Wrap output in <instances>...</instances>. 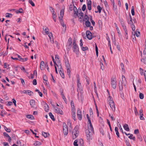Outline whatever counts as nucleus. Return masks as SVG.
Masks as SVG:
<instances>
[{"mask_svg":"<svg viewBox=\"0 0 146 146\" xmlns=\"http://www.w3.org/2000/svg\"><path fill=\"white\" fill-rule=\"evenodd\" d=\"M79 127L78 125L76 126L73 130L72 132V138L73 139H75L77 137L79 134L78 131Z\"/></svg>","mask_w":146,"mask_h":146,"instance_id":"f257e3e1","label":"nucleus"},{"mask_svg":"<svg viewBox=\"0 0 146 146\" xmlns=\"http://www.w3.org/2000/svg\"><path fill=\"white\" fill-rule=\"evenodd\" d=\"M108 100L109 104L110 107L112 111H115V107L112 98L110 96L108 98Z\"/></svg>","mask_w":146,"mask_h":146,"instance_id":"f03ea898","label":"nucleus"},{"mask_svg":"<svg viewBox=\"0 0 146 146\" xmlns=\"http://www.w3.org/2000/svg\"><path fill=\"white\" fill-rule=\"evenodd\" d=\"M73 51L75 52L76 54H79V50L78 45L76 44V41L74 40L73 43Z\"/></svg>","mask_w":146,"mask_h":146,"instance_id":"7ed1b4c3","label":"nucleus"},{"mask_svg":"<svg viewBox=\"0 0 146 146\" xmlns=\"http://www.w3.org/2000/svg\"><path fill=\"white\" fill-rule=\"evenodd\" d=\"M111 84L112 87L114 89L116 88L117 86L116 79L115 78H112L111 79Z\"/></svg>","mask_w":146,"mask_h":146,"instance_id":"20e7f679","label":"nucleus"},{"mask_svg":"<svg viewBox=\"0 0 146 146\" xmlns=\"http://www.w3.org/2000/svg\"><path fill=\"white\" fill-rule=\"evenodd\" d=\"M122 81L121 82V83L119 82L118 84L119 89L120 90H123V82L124 80H126L125 77L123 75H122Z\"/></svg>","mask_w":146,"mask_h":146,"instance_id":"39448f33","label":"nucleus"},{"mask_svg":"<svg viewBox=\"0 0 146 146\" xmlns=\"http://www.w3.org/2000/svg\"><path fill=\"white\" fill-rule=\"evenodd\" d=\"M88 132H89L90 133H94V128L91 123H88Z\"/></svg>","mask_w":146,"mask_h":146,"instance_id":"423d86ee","label":"nucleus"},{"mask_svg":"<svg viewBox=\"0 0 146 146\" xmlns=\"http://www.w3.org/2000/svg\"><path fill=\"white\" fill-rule=\"evenodd\" d=\"M86 36L89 40H91L92 38V33L89 31H87L86 32Z\"/></svg>","mask_w":146,"mask_h":146,"instance_id":"0eeeda50","label":"nucleus"},{"mask_svg":"<svg viewBox=\"0 0 146 146\" xmlns=\"http://www.w3.org/2000/svg\"><path fill=\"white\" fill-rule=\"evenodd\" d=\"M77 87L80 90L81 88V84L80 81V79L79 78V76L78 75L77 76Z\"/></svg>","mask_w":146,"mask_h":146,"instance_id":"6e6552de","label":"nucleus"},{"mask_svg":"<svg viewBox=\"0 0 146 146\" xmlns=\"http://www.w3.org/2000/svg\"><path fill=\"white\" fill-rule=\"evenodd\" d=\"M77 115L78 119L80 120H81L82 119V112L79 109H78Z\"/></svg>","mask_w":146,"mask_h":146,"instance_id":"1a4fd4ad","label":"nucleus"},{"mask_svg":"<svg viewBox=\"0 0 146 146\" xmlns=\"http://www.w3.org/2000/svg\"><path fill=\"white\" fill-rule=\"evenodd\" d=\"M30 103L31 107L35 109L36 108V106L35 105V101L34 100H31L30 102Z\"/></svg>","mask_w":146,"mask_h":146,"instance_id":"9d476101","label":"nucleus"},{"mask_svg":"<svg viewBox=\"0 0 146 146\" xmlns=\"http://www.w3.org/2000/svg\"><path fill=\"white\" fill-rule=\"evenodd\" d=\"M23 93L27 94H28L30 96H32L33 94V93L32 92L29 90H24L23 91Z\"/></svg>","mask_w":146,"mask_h":146,"instance_id":"9b49d317","label":"nucleus"},{"mask_svg":"<svg viewBox=\"0 0 146 146\" xmlns=\"http://www.w3.org/2000/svg\"><path fill=\"white\" fill-rule=\"evenodd\" d=\"M60 68H59V73H60V76L62 77V78H64V74L63 73V69L62 68V66H60Z\"/></svg>","mask_w":146,"mask_h":146,"instance_id":"f8f14e48","label":"nucleus"},{"mask_svg":"<svg viewBox=\"0 0 146 146\" xmlns=\"http://www.w3.org/2000/svg\"><path fill=\"white\" fill-rule=\"evenodd\" d=\"M64 126V127H63V132L64 135H66L68 134V129L66 125H65Z\"/></svg>","mask_w":146,"mask_h":146,"instance_id":"ddd939ff","label":"nucleus"},{"mask_svg":"<svg viewBox=\"0 0 146 146\" xmlns=\"http://www.w3.org/2000/svg\"><path fill=\"white\" fill-rule=\"evenodd\" d=\"M54 109H55V112L56 113L61 115L63 114V112L62 110H60V109L58 108H55Z\"/></svg>","mask_w":146,"mask_h":146,"instance_id":"4468645a","label":"nucleus"},{"mask_svg":"<svg viewBox=\"0 0 146 146\" xmlns=\"http://www.w3.org/2000/svg\"><path fill=\"white\" fill-rule=\"evenodd\" d=\"M19 59H18L21 62H26L27 61L28 59L27 58H22L21 57V56L19 55H17Z\"/></svg>","mask_w":146,"mask_h":146,"instance_id":"2eb2a0df","label":"nucleus"},{"mask_svg":"<svg viewBox=\"0 0 146 146\" xmlns=\"http://www.w3.org/2000/svg\"><path fill=\"white\" fill-rule=\"evenodd\" d=\"M139 118L141 120H144L145 119L143 117V110L142 109H141L139 110Z\"/></svg>","mask_w":146,"mask_h":146,"instance_id":"dca6fc26","label":"nucleus"},{"mask_svg":"<svg viewBox=\"0 0 146 146\" xmlns=\"http://www.w3.org/2000/svg\"><path fill=\"white\" fill-rule=\"evenodd\" d=\"M92 2L91 0H89L87 3L88 8L89 10H91L92 9L91 8Z\"/></svg>","mask_w":146,"mask_h":146,"instance_id":"f3484780","label":"nucleus"},{"mask_svg":"<svg viewBox=\"0 0 146 146\" xmlns=\"http://www.w3.org/2000/svg\"><path fill=\"white\" fill-rule=\"evenodd\" d=\"M44 62L42 61L41 62L40 64V69L41 70H44Z\"/></svg>","mask_w":146,"mask_h":146,"instance_id":"a211bd4d","label":"nucleus"},{"mask_svg":"<svg viewBox=\"0 0 146 146\" xmlns=\"http://www.w3.org/2000/svg\"><path fill=\"white\" fill-rule=\"evenodd\" d=\"M3 134L4 136L5 137H8L9 138L8 141L9 142H10L11 141V137L8 135V134H7L6 132H4Z\"/></svg>","mask_w":146,"mask_h":146,"instance_id":"6ab92c4d","label":"nucleus"},{"mask_svg":"<svg viewBox=\"0 0 146 146\" xmlns=\"http://www.w3.org/2000/svg\"><path fill=\"white\" fill-rule=\"evenodd\" d=\"M115 131L116 132V135L119 138L120 137V135L119 133L118 132V127H115Z\"/></svg>","mask_w":146,"mask_h":146,"instance_id":"aec40b11","label":"nucleus"},{"mask_svg":"<svg viewBox=\"0 0 146 146\" xmlns=\"http://www.w3.org/2000/svg\"><path fill=\"white\" fill-rule=\"evenodd\" d=\"M93 133H90L89 132H86V135L87 139L89 140L90 139L91 136Z\"/></svg>","mask_w":146,"mask_h":146,"instance_id":"412c9836","label":"nucleus"},{"mask_svg":"<svg viewBox=\"0 0 146 146\" xmlns=\"http://www.w3.org/2000/svg\"><path fill=\"white\" fill-rule=\"evenodd\" d=\"M65 63L66 67L67 68H70V64L68 60H65Z\"/></svg>","mask_w":146,"mask_h":146,"instance_id":"4be33fe9","label":"nucleus"},{"mask_svg":"<svg viewBox=\"0 0 146 146\" xmlns=\"http://www.w3.org/2000/svg\"><path fill=\"white\" fill-rule=\"evenodd\" d=\"M123 127L124 129L126 131H129V129L127 124H125L123 126Z\"/></svg>","mask_w":146,"mask_h":146,"instance_id":"5701e85b","label":"nucleus"},{"mask_svg":"<svg viewBox=\"0 0 146 146\" xmlns=\"http://www.w3.org/2000/svg\"><path fill=\"white\" fill-rule=\"evenodd\" d=\"M140 35V34L139 31H136L135 32V31H134L133 34V36L135 38V35L137 37H138Z\"/></svg>","mask_w":146,"mask_h":146,"instance_id":"b1692460","label":"nucleus"},{"mask_svg":"<svg viewBox=\"0 0 146 146\" xmlns=\"http://www.w3.org/2000/svg\"><path fill=\"white\" fill-rule=\"evenodd\" d=\"M67 69V72L68 75L69 76V77L70 78L71 77V68H68Z\"/></svg>","mask_w":146,"mask_h":146,"instance_id":"393cba45","label":"nucleus"},{"mask_svg":"<svg viewBox=\"0 0 146 146\" xmlns=\"http://www.w3.org/2000/svg\"><path fill=\"white\" fill-rule=\"evenodd\" d=\"M73 10L74 11V14H76V16L78 15V11L76 7L74 5L73 7Z\"/></svg>","mask_w":146,"mask_h":146,"instance_id":"a878e982","label":"nucleus"},{"mask_svg":"<svg viewBox=\"0 0 146 146\" xmlns=\"http://www.w3.org/2000/svg\"><path fill=\"white\" fill-rule=\"evenodd\" d=\"M48 36L50 38V40L51 42L53 43L54 42V40L53 39H52V40H51V37L52 36V34L51 33H49Z\"/></svg>","mask_w":146,"mask_h":146,"instance_id":"bb28decb","label":"nucleus"},{"mask_svg":"<svg viewBox=\"0 0 146 146\" xmlns=\"http://www.w3.org/2000/svg\"><path fill=\"white\" fill-rule=\"evenodd\" d=\"M85 25L87 27H89L90 26L91 23L89 20H87L85 21Z\"/></svg>","mask_w":146,"mask_h":146,"instance_id":"cd10ccee","label":"nucleus"},{"mask_svg":"<svg viewBox=\"0 0 146 146\" xmlns=\"http://www.w3.org/2000/svg\"><path fill=\"white\" fill-rule=\"evenodd\" d=\"M123 27L125 33L127 35V31L126 28V26L124 24H123V25H121Z\"/></svg>","mask_w":146,"mask_h":146,"instance_id":"c85d7f7f","label":"nucleus"},{"mask_svg":"<svg viewBox=\"0 0 146 146\" xmlns=\"http://www.w3.org/2000/svg\"><path fill=\"white\" fill-rule=\"evenodd\" d=\"M123 27L125 33L127 35V31L126 28V26L124 24H123V25H121Z\"/></svg>","mask_w":146,"mask_h":146,"instance_id":"c756f323","label":"nucleus"},{"mask_svg":"<svg viewBox=\"0 0 146 146\" xmlns=\"http://www.w3.org/2000/svg\"><path fill=\"white\" fill-rule=\"evenodd\" d=\"M49 115L52 119L53 121H54L55 119L54 118V115H52V113L51 112H50L49 113Z\"/></svg>","mask_w":146,"mask_h":146,"instance_id":"7c9ffc66","label":"nucleus"},{"mask_svg":"<svg viewBox=\"0 0 146 146\" xmlns=\"http://www.w3.org/2000/svg\"><path fill=\"white\" fill-rule=\"evenodd\" d=\"M27 117L31 120L34 119V116L33 115H27Z\"/></svg>","mask_w":146,"mask_h":146,"instance_id":"2f4dec72","label":"nucleus"},{"mask_svg":"<svg viewBox=\"0 0 146 146\" xmlns=\"http://www.w3.org/2000/svg\"><path fill=\"white\" fill-rule=\"evenodd\" d=\"M41 144V143L39 141H36L34 145L35 146H39Z\"/></svg>","mask_w":146,"mask_h":146,"instance_id":"473e14b6","label":"nucleus"},{"mask_svg":"<svg viewBox=\"0 0 146 146\" xmlns=\"http://www.w3.org/2000/svg\"><path fill=\"white\" fill-rule=\"evenodd\" d=\"M72 116H76V113H75V109H73L72 108Z\"/></svg>","mask_w":146,"mask_h":146,"instance_id":"72a5a7b5","label":"nucleus"},{"mask_svg":"<svg viewBox=\"0 0 146 146\" xmlns=\"http://www.w3.org/2000/svg\"><path fill=\"white\" fill-rule=\"evenodd\" d=\"M89 17L87 15H85L83 19L84 21H86L89 20Z\"/></svg>","mask_w":146,"mask_h":146,"instance_id":"f704fd0d","label":"nucleus"},{"mask_svg":"<svg viewBox=\"0 0 146 146\" xmlns=\"http://www.w3.org/2000/svg\"><path fill=\"white\" fill-rule=\"evenodd\" d=\"M43 29L45 31V33L47 34H49V30L48 27H46L45 29H44V27L43 28Z\"/></svg>","mask_w":146,"mask_h":146,"instance_id":"c9c22d12","label":"nucleus"},{"mask_svg":"<svg viewBox=\"0 0 146 146\" xmlns=\"http://www.w3.org/2000/svg\"><path fill=\"white\" fill-rule=\"evenodd\" d=\"M5 15L6 17L9 18L11 17L12 16V15L11 14L9 13H6L5 14Z\"/></svg>","mask_w":146,"mask_h":146,"instance_id":"e433bc0d","label":"nucleus"},{"mask_svg":"<svg viewBox=\"0 0 146 146\" xmlns=\"http://www.w3.org/2000/svg\"><path fill=\"white\" fill-rule=\"evenodd\" d=\"M52 17L53 18V19L55 22H56V14L54 13H52Z\"/></svg>","mask_w":146,"mask_h":146,"instance_id":"4c0bfd02","label":"nucleus"},{"mask_svg":"<svg viewBox=\"0 0 146 146\" xmlns=\"http://www.w3.org/2000/svg\"><path fill=\"white\" fill-rule=\"evenodd\" d=\"M139 97L140 99H143L144 97L143 94L141 93H140L139 94Z\"/></svg>","mask_w":146,"mask_h":146,"instance_id":"58836bf2","label":"nucleus"},{"mask_svg":"<svg viewBox=\"0 0 146 146\" xmlns=\"http://www.w3.org/2000/svg\"><path fill=\"white\" fill-rule=\"evenodd\" d=\"M72 42H67V45L68 46L69 49H70L71 48L72 46Z\"/></svg>","mask_w":146,"mask_h":146,"instance_id":"ea45409f","label":"nucleus"},{"mask_svg":"<svg viewBox=\"0 0 146 146\" xmlns=\"http://www.w3.org/2000/svg\"><path fill=\"white\" fill-rule=\"evenodd\" d=\"M29 2L30 3L33 7H34L35 6V4L32 0H29Z\"/></svg>","mask_w":146,"mask_h":146,"instance_id":"a19ab883","label":"nucleus"},{"mask_svg":"<svg viewBox=\"0 0 146 146\" xmlns=\"http://www.w3.org/2000/svg\"><path fill=\"white\" fill-rule=\"evenodd\" d=\"M45 110L46 112H48L49 110V107L48 105L46 104V105L45 106Z\"/></svg>","mask_w":146,"mask_h":146,"instance_id":"79ce46f5","label":"nucleus"},{"mask_svg":"<svg viewBox=\"0 0 146 146\" xmlns=\"http://www.w3.org/2000/svg\"><path fill=\"white\" fill-rule=\"evenodd\" d=\"M131 13L132 15H134V8L133 6H132L131 8Z\"/></svg>","mask_w":146,"mask_h":146,"instance_id":"37998d69","label":"nucleus"},{"mask_svg":"<svg viewBox=\"0 0 146 146\" xmlns=\"http://www.w3.org/2000/svg\"><path fill=\"white\" fill-rule=\"evenodd\" d=\"M121 68L122 71L123 72H125V69L124 68V65L123 63H121Z\"/></svg>","mask_w":146,"mask_h":146,"instance_id":"c03bdc74","label":"nucleus"},{"mask_svg":"<svg viewBox=\"0 0 146 146\" xmlns=\"http://www.w3.org/2000/svg\"><path fill=\"white\" fill-rule=\"evenodd\" d=\"M42 135L45 138L46 137L48 136V134L47 133L42 132Z\"/></svg>","mask_w":146,"mask_h":146,"instance_id":"a18cd8bd","label":"nucleus"},{"mask_svg":"<svg viewBox=\"0 0 146 146\" xmlns=\"http://www.w3.org/2000/svg\"><path fill=\"white\" fill-rule=\"evenodd\" d=\"M4 128V129H5V130L7 132H11V129L9 128H7L6 126H5Z\"/></svg>","mask_w":146,"mask_h":146,"instance_id":"49530a36","label":"nucleus"},{"mask_svg":"<svg viewBox=\"0 0 146 146\" xmlns=\"http://www.w3.org/2000/svg\"><path fill=\"white\" fill-rule=\"evenodd\" d=\"M64 11V10L63 9H62L61 10L60 15L61 16L63 17Z\"/></svg>","mask_w":146,"mask_h":146,"instance_id":"de8ad7c7","label":"nucleus"},{"mask_svg":"<svg viewBox=\"0 0 146 146\" xmlns=\"http://www.w3.org/2000/svg\"><path fill=\"white\" fill-rule=\"evenodd\" d=\"M114 25H115V27H116V28L117 30V31L118 33L119 34H120V32L119 30V28L118 27L117 24L115 23Z\"/></svg>","mask_w":146,"mask_h":146,"instance_id":"09e8293b","label":"nucleus"},{"mask_svg":"<svg viewBox=\"0 0 146 146\" xmlns=\"http://www.w3.org/2000/svg\"><path fill=\"white\" fill-rule=\"evenodd\" d=\"M82 50L83 51H85L86 50H87L88 49V48L87 46H86L85 47H84V46H82L81 47Z\"/></svg>","mask_w":146,"mask_h":146,"instance_id":"8fccbe9b","label":"nucleus"},{"mask_svg":"<svg viewBox=\"0 0 146 146\" xmlns=\"http://www.w3.org/2000/svg\"><path fill=\"white\" fill-rule=\"evenodd\" d=\"M97 9L98 10V12L100 13L102 10V8L100 5H98L97 7Z\"/></svg>","mask_w":146,"mask_h":146,"instance_id":"3c124183","label":"nucleus"},{"mask_svg":"<svg viewBox=\"0 0 146 146\" xmlns=\"http://www.w3.org/2000/svg\"><path fill=\"white\" fill-rule=\"evenodd\" d=\"M43 79L44 80L47 81V77L46 75H44L43 77Z\"/></svg>","mask_w":146,"mask_h":146,"instance_id":"603ef678","label":"nucleus"},{"mask_svg":"<svg viewBox=\"0 0 146 146\" xmlns=\"http://www.w3.org/2000/svg\"><path fill=\"white\" fill-rule=\"evenodd\" d=\"M78 141L77 140H75L74 142V146H78V144H77Z\"/></svg>","mask_w":146,"mask_h":146,"instance_id":"864d4df0","label":"nucleus"},{"mask_svg":"<svg viewBox=\"0 0 146 146\" xmlns=\"http://www.w3.org/2000/svg\"><path fill=\"white\" fill-rule=\"evenodd\" d=\"M141 61L144 63L146 64V57L143 58L141 59Z\"/></svg>","mask_w":146,"mask_h":146,"instance_id":"5fc2aeb1","label":"nucleus"},{"mask_svg":"<svg viewBox=\"0 0 146 146\" xmlns=\"http://www.w3.org/2000/svg\"><path fill=\"white\" fill-rule=\"evenodd\" d=\"M131 28L132 31L134 32L135 30V27L134 24H132L131 25Z\"/></svg>","mask_w":146,"mask_h":146,"instance_id":"6e6d98bb","label":"nucleus"},{"mask_svg":"<svg viewBox=\"0 0 146 146\" xmlns=\"http://www.w3.org/2000/svg\"><path fill=\"white\" fill-rule=\"evenodd\" d=\"M63 18V17L61 16H60L58 17V18L60 20V23H62L63 21V20H62V18Z\"/></svg>","mask_w":146,"mask_h":146,"instance_id":"4d7b16f0","label":"nucleus"},{"mask_svg":"<svg viewBox=\"0 0 146 146\" xmlns=\"http://www.w3.org/2000/svg\"><path fill=\"white\" fill-rule=\"evenodd\" d=\"M86 5L85 4H84L83 5L82 7V9L83 11H84L86 10Z\"/></svg>","mask_w":146,"mask_h":146,"instance_id":"13d9d810","label":"nucleus"},{"mask_svg":"<svg viewBox=\"0 0 146 146\" xmlns=\"http://www.w3.org/2000/svg\"><path fill=\"white\" fill-rule=\"evenodd\" d=\"M86 116H87V118L88 120V122H89V123H91V120L90 119V118L89 115L88 114H87Z\"/></svg>","mask_w":146,"mask_h":146,"instance_id":"bf43d9fd","label":"nucleus"},{"mask_svg":"<svg viewBox=\"0 0 146 146\" xmlns=\"http://www.w3.org/2000/svg\"><path fill=\"white\" fill-rule=\"evenodd\" d=\"M74 5H70V6L69 7V9L70 10L72 11L73 9V7H74Z\"/></svg>","mask_w":146,"mask_h":146,"instance_id":"052dcab7","label":"nucleus"},{"mask_svg":"<svg viewBox=\"0 0 146 146\" xmlns=\"http://www.w3.org/2000/svg\"><path fill=\"white\" fill-rule=\"evenodd\" d=\"M71 105L72 107V108L74 109V104L73 101H71Z\"/></svg>","mask_w":146,"mask_h":146,"instance_id":"680f3d73","label":"nucleus"},{"mask_svg":"<svg viewBox=\"0 0 146 146\" xmlns=\"http://www.w3.org/2000/svg\"><path fill=\"white\" fill-rule=\"evenodd\" d=\"M50 9L51 12H52L53 13L55 12L54 9L52 7H50Z\"/></svg>","mask_w":146,"mask_h":146,"instance_id":"e2e57ef3","label":"nucleus"},{"mask_svg":"<svg viewBox=\"0 0 146 146\" xmlns=\"http://www.w3.org/2000/svg\"><path fill=\"white\" fill-rule=\"evenodd\" d=\"M119 21L121 23V25H123L124 24V20L123 19H120L119 20Z\"/></svg>","mask_w":146,"mask_h":146,"instance_id":"0e129e2a","label":"nucleus"},{"mask_svg":"<svg viewBox=\"0 0 146 146\" xmlns=\"http://www.w3.org/2000/svg\"><path fill=\"white\" fill-rule=\"evenodd\" d=\"M100 64L101 65V69L102 70H103L104 69L103 64L102 62L100 63Z\"/></svg>","mask_w":146,"mask_h":146,"instance_id":"69168bd1","label":"nucleus"},{"mask_svg":"<svg viewBox=\"0 0 146 146\" xmlns=\"http://www.w3.org/2000/svg\"><path fill=\"white\" fill-rule=\"evenodd\" d=\"M80 13H79L78 14L81 17H83L84 16V14L81 11V10H80Z\"/></svg>","mask_w":146,"mask_h":146,"instance_id":"338daca9","label":"nucleus"},{"mask_svg":"<svg viewBox=\"0 0 146 146\" xmlns=\"http://www.w3.org/2000/svg\"><path fill=\"white\" fill-rule=\"evenodd\" d=\"M33 84L35 85H36L37 84L36 80V79H34L33 81Z\"/></svg>","mask_w":146,"mask_h":146,"instance_id":"774afa93","label":"nucleus"}]
</instances>
